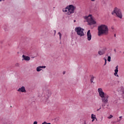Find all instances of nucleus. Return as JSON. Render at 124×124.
<instances>
[{"label": "nucleus", "instance_id": "2f4dec72", "mask_svg": "<svg viewBox=\"0 0 124 124\" xmlns=\"http://www.w3.org/2000/svg\"><path fill=\"white\" fill-rule=\"evenodd\" d=\"M4 0H0V1H4Z\"/></svg>", "mask_w": 124, "mask_h": 124}, {"label": "nucleus", "instance_id": "2eb2a0df", "mask_svg": "<svg viewBox=\"0 0 124 124\" xmlns=\"http://www.w3.org/2000/svg\"><path fill=\"white\" fill-rule=\"evenodd\" d=\"M121 94L122 98L124 99V90L121 91Z\"/></svg>", "mask_w": 124, "mask_h": 124}, {"label": "nucleus", "instance_id": "c85d7f7f", "mask_svg": "<svg viewBox=\"0 0 124 124\" xmlns=\"http://www.w3.org/2000/svg\"><path fill=\"white\" fill-rule=\"evenodd\" d=\"M107 62V60L105 58V62Z\"/></svg>", "mask_w": 124, "mask_h": 124}, {"label": "nucleus", "instance_id": "5701e85b", "mask_svg": "<svg viewBox=\"0 0 124 124\" xmlns=\"http://www.w3.org/2000/svg\"><path fill=\"white\" fill-rule=\"evenodd\" d=\"M19 63H16V66H19Z\"/></svg>", "mask_w": 124, "mask_h": 124}, {"label": "nucleus", "instance_id": "a19ab883", "mask_svg": "<svg viewBox=\"0 0 124 124\" xmlns=\"http://www.w3.org/2000/svg\"><path fill=\"white\" fill-rule=\"evenodd\" d=\"M112 30H114V28H111Z\"/></svg>", "mask_w": 124, "mask_h": 124}, {"label": "nucleus", "instance_id": "0eeeda50", "mask_svg": "<svg viewBox=\"0 0 124 124\" xmlns=\"http://www.w3.org/2000/svg\"><path fill=\"white\" fill-rule=\"evenodd\" d=\"M87 22L90 26H92V25H94L96 24V21L93 20V18L91 17L90 19L87 20Z\"/></svg>", "mask_w": 124, "mask_h": 124}, {"label": "nucleus", "instance_id": "ea45409f", "mask_svg": "<svg viewBox=\"0 0 124 124\" xmlns=\"http://www.w3.org/2000/svg\"><path fill=\"white\" fill-rule=\"evenodd\" d=\"M46 124H51V123H46Z\"/></svg>", "mask_w": 124, "mask_h": 124}, {"label": "nucleus", "instance_id": "37998d69", "mask_svg": "<svg viewBox=\"0 0 124 124\" xmlns=\"http://www.w3.org/2000/svg\"><path fill=\"white\" fill-rule=\"evenodd\" d=\"M114 52H116V49H114Z\"/></svg>", "mask_w": 124, "mask_h": 124}, {"label": "nucleus", "instance_id": "a878e982", "mask_svg": "<svg viewBox=\"0 0 124 124\" xmlns=\"http://www.w3.org/2000/svg\"><path fill=\"white\" fill-rule=\"evenodd\" d=\"M42 124H47V122H44V123H42Z\"/></svg>", "mask_w": 124, "mask_h": 124}, {"label": "nucleus", "instance_id": "9d476101", "mask_svg": "<svg viewBox=\"0 0 124 124\" xmlns=\"http://www.w3.org/2000/svg\"><path fill=\"white\" fill-rule=\"evenodd\" d=\"M17 92H19L20 93H27V91H26V89L24 86H22L21 88H19L17 90Z\"/></svg>", "mask_w": 124, "mask_h": 124}, {"label": "nucleus", "instance_id": "f704fd0d", "mask_svg": "<svg viewBox=\"0 0 124 124\" xmlns=\"http://www.w3.org/2000/svg\"><path fill=\"white\" fill-rule=\"evenodd\" d=\"M91 1H94L95 0H91Z\"/></svg>", "mask_w": 124, "mask_h": 124}, {"label": "nucleus", "instance_id": "9b49d317", "mask_svg": "<svg viewBox=\"0 0 124 124\" xmlns=\"http://www.w3.org/2000/svg\"><path fill=\"white\" fill-rule=\"evenodd\" d=\"M115 70H114V75L116 77H119V75H118V72H119V66L117 65L116 67H115Z\"/></svg>", "mask_w": 124, "mask_h": 124}, {"label": "nucleus", "instance_id": "cd10ccee", "mask_svg": "<svg viewBox=\"0 0 124 124\" xmlns=\"http://www.w3.org/2000/svg\"><path fill=\"white\" fill-rule=\"evenodd\" d=\"M101 109V108H100L99 109H97V111H99V110Z\"/></svg>", "mask_w": 124, "mask_h": 124}, {"label": "nucleus", "instance_id": "6e6552de", "mask_svg": "<svg viewBox=\"0 0 124 124\" xmlns=\"http://www.w3.org/2000/svg\"><path fill=\"white\" fill-rule=\"evenodd\" d=\"M98 93H99V96H100V97L101 98L103 97L104 96H105V95H107V94H105L104 92H103L102 88H98Z\"/></svg>", "mask_w": 124, "mask_h": 124}, {"label": "nucleus", "instance_id": "aec40b11", "mask_svg": "<svg viewBox=\"0 0 124 124\" xmlns=\"http://www.w3.org/2000/svg\"><path fill=\"white\" fill-rule=\"evenodd\" d=\"M108 62H111V57L110 56H108Z\"/></svg>", "mask_w": 124, "mask_h": 124}, {"label": "nucleus", "instance_id": "412c9836", "mask_svg": "<svg viewBox=\"0 0 124 124\" xmlns=\"http://www.w3.org/2000/svg\"><path fill=\"white\" fill-rule=\"evenodd\" d=\"M39 68H46V66H39Z\"/></svg>", "mask_w": 124, "mask_h": 124}, {"label": "nucleus", "instance_id": "c03bdc74", "mask_svg": "<svg viewBox=\"0 0 124 124\" xmlns=\"http://www.w3.org/2000/svg\"><path fill=\"white\" fill-rule=\"evenodd\" d=\"M96 121H97V119H96Z\"/></svg>", "mask_w": 124, "mask_h": 124}, {"label": "nucleus", "instance_id": "bb28decb", "mask_svg": "<svg viewBox=\"0 0 124 124\" xmlns=\"http://www.w3.org/2000/svg\"><path fill=\"white\" fill-rule=\"evenodd\" d=\"M107 63V62H105V64H104V65H106Z\"/></svg>", "mask_w": 124, "mask_h": 124}, {"label": "nucleus", "instance_id": "79ce46f5", "mask_svg": "<svg viewBox=\"0 0 124 124\" xmlns=\"http://www.w3.org/2000/svg\"><path fill=\"white\" fill-rule=\"evenodd\" d=\"M121 120H122V119H120V120H119V122H120V121H121Z\"/></svg>", "mask_w": 124, "mask_h": 124}, {"label": "nucleus", "instance_id": "423d86ee", "mask_svg": "<svg viewBox=\"0 0 124 124\" xmlns=\"http://www.w3.org/2000/svg\"><path fill=\"white\" fill-rule=\"evenodd\" d=\"M51 94H52V93L49 90H46L45 92L44 97L46 100H47V99H48L49 97L51 96Z\"/></svg>", "mask_w": 124, "mask_h": 124}, {"label": "nucleus", "instance_id": "b1692460", "mask_svg": "<svg viewBox=\"0 0 124 124\" xmlns=\"http://www.w3.org/2000/svg\"><path fill=\"white\" fill-rule=\"evenodd\" d=\"M60 39H61V38H62V33H60Z\"/></svg>", "mask_w": 124, "mask_h": 124}, {"label": "nucleus", "instance_id": "f257e3e1", "mask_svg": "<svg viewBox=\"0 0 124 124\" xmlns=\"http://www.w3.org/2000/svg\"><path fill=\"white\" fill-rule=\"evenodd\" d=\"M109 31L108 26L105 25H101L98 27V35L100 36L104 34V35H107Z\"/></svg>", "mask_w": 124, "mask_h": 124}, {"label": "nucleus", "instance_id": "ddd939ff", "mask_svg": "<svg viewBox=\"0 0 124 124\" xmlns=\"http://www.w3.org/2000/svg\"><path fill=\"white\" fill-rule=\"evenodd\" d=\"M98 53L99 56H102V55H104V54H105V49H103L99 51Z\"/></svg>", "mask_w": 124, "mask_h": 124}, {"label": "nucleus", "instance_id": "7c9ffc66", "mask_svg": "<svg viewBox=\"0 0 124 124\" xmlns=\"http://www.w3.org/2000/svg\"><path fill=\"white\" fill-rule=\"evenodd\" d=\"M116 122H111V124H115Z\"/></svg>", "mask_w": 124, "mask_h": 124}, {"label": "nucleus", "instance_id": "4be33fe9", "mask_svg": "<svg viewBox=\"0 0 124 124\" xmlns=\"http://www.w3.org/2000/svg\"><path fill=\"white\" fill-rule=\"evenodd\" d=\"M112 118H113V115H110L108 117V119H112Z\"/></svg>", "mask_w": 124, "mask_h": 124}, {"label": "nucleus", "instance_id": "a18cd8bd", "mask_svg": "<svg viewBox=\"0 0 124 124\" xmlns=\"http://www.w3.org/2000/svg\"><path fill=\"white\" fill-rule=\"evenodd\" d=\"M108 106H109V105H108Z\"/></svg>", "mask_w": 124, "mask_h": 124}, {"label": "nucleus", "instance_id": "f3484780", "mask_svg": "<svg viewBox=\"0 0 124 124\" xmlns=\"http://www.w3.org/2000/svg\"><path fill=\"white\" fill-rule=\"evenodd\" d=\"M36 70L38 72H39V71H41V70H42V69H41V68H39V66H38V67H37Z\"/></svg>", "mask_w": 124, "mask_h": 124}, {"label": "nucleus", "instance_id": "1a4fd4ad", "mask_svg": "<svg viewBox=\"0 0 124 124\" xmlns=\"http://www.w3.org/2000/svg\"><path fill=\"white\" fill-rule=\"evenodd\" d=\"M87 39L88 41L92 40V34H91V30H88L87 33Z\"/></svg>", "mask_w": 124, "mask_h": 124}, {"label": "nucleus", "instance_id": "f03ea898", "mask_svg": "<svg viewBox=\"0 0 124 124\" xmlns=\"http://www.w3.org/2000/svg\"><path fill=\"white\" fill-rule=\"evenodd\" d=\"M114 14H116L117 17L120 19H122L123 18V13H122V10H121L119 8L117 7L114 8L113 11L112 12V15H114Z\"/></svg>", "mask_w": 124, "mask_h": 124}, {"label": "nucleus", "instance_id": "58836bf2", "mask_svg": "<svg viewBox=\"0 0 124 124\" xmlns=\"http://www.w3.org/2000/svg\"><path fill=\"white\" fill-rule=\"evenodd\" d=\"M114 37H116V34H114Z\"/></svg>", "mask_w": 124, "mask_h": 124}, {"label": "nucleus", "instance_id": "39448f33", "mask_svg": "<svg viewBox=\"0 0 124 124\" xmlns=\"http://www.w3.org/2000/svg\"><path fill=\"white\" fill-rule=\"evenodd\" d=\"M109 96L108 95H105L104 97H102V101L103 103L102 104V107H103V109H104V107H105V105L107 103H108V98Z\"/></svg>", "mask_w": 124, "mask_h": 124}, {"label": "nucleus", "instance_id": "e433bc0d", "mask_svg": "<svg viewBox=\"0 0 124 124\" xmlns=\"http://www.w3.org/2000/svg\"><path fill=\"white\" fill-rule=\"evenodd\" d=\"M120 119H122V116L119 117Z\"/></svg>", "mask_w": 124, "mask_h": 124}, {"label": "nucleus", "instance_id": "c756f323", "mask_svg": "<svg viewBox=\"0 0 124 124\" xmlns=\"http://www.w3.org/2000/svg\"><path fill=\"white\" fill-rule=\"evenodd\" d=\"M63 74H64V75L65 74V71L63 72Z\"/></svg>", "mask_w": 124, "mask_h": 124}, {"label": "nucleus", "instance_id": "72a5a7b5", "mask_svg": "<svg viewBox=\"0 0 124 124\" xmlns=\"http://www.w3.org/2000/svg\"><path fill=\"white\" fill-rule=\"evenodd\" d=\"M95 119H92V122H94Z\"/></svg>", "mask_w": 124, "mask_h": 124}, {"label": "nucleus", "instance_id": "393cba45", "mask_svg": "<svg viewBox=\"0 0 124 124\" xmlns=\"http://www.w3.org/2000/svg\"><path fill=\"white\" fill-rule=\"evenodd\" d=\"M33 124H37V122L34 121Z\"/></svg>", "mask_w": 124, "mask_h": 124}, {"label": "nucleus", "instance_id": "dca6fc26", "mask_svg": "<svg viewBox=\"0 0 124 124\" xmlns=\"http://www.w3.org/2000/svg\"><path fill=\"white\" fill-rule=\"evenodd\" d=\"M91 119L96 120V117H95V115L92 114L91 115Z\"/></svg>", "mask_w": 124, "mask_h": 124}, {"label": "nucleus", "instance_id": "f8f14e48", "mask_svg": "<svg viewBox=\"0 0 124 124\" xmlns=\"http://www.w3.org/2000/svg\"><path fill=\"white\" fill-rule=\"evenodd\" d=\"M22 61H30L31 60V57L30 56H25V55H22Z\"/></svg>", "mask_w": 124, "mask_h": 124}, {"label": "nucleus", "instance_id": "7ed1b4c3", "mask_svg": "<svg viewBox=\"0 0 124 124\" xmlns=\"http://www.w3.org/2000/svg\"><path fill=\"white\" fill-rule=\"evenodd\" d=\"M75 31L77 32L78 35H79V36H84L85 35L84 33V30L80 27H76Z\"/></svg>", "mask_w": 124, "mask_h": 124}, {"label": "nucleus", "instance_id": "20e7f679", "mask_svg": "<svg viewBox=\"0 0 124 124\" xmlns=\"http://www.w3.org/2000/svg\"><path fill=\"white\" fill-rule=\"evenodd\" d=\"M75 9H76V7L74 6L73 5L68 6V12L66 13V15H70V14H73V13H74Z\"/></svg>", "mask_w": 124, "mask_h": 124}, {"label": "nucleus", "instance_id": "4468645a", "mask_svg": "<svg viewBox=\"0 0 124 124\" xmlns=\"http://www.w3.org/2000/svg\"><path fill=\"white\" fill-rule=\"evenodd\" d=\"M62 11H63V12H65V13H67V12H68V6H67L65 8L63 9H62Z\"/></svg>", "mask_w": 124, "mask_h": 124}, {"label": "nucleus", "instance_id": "c9c22d12", "mask_svg": "<svg viewBox=\"0 0 124 124\" xmlns=\"http://www.w3.org/2000/svg\"><path fill=\"white\" fill-rule=\"evenodd\" d=\"M74 23H75L76 22V20H74Z\"/></svg>", "mask_w": 124, "mask_h": 124}, {"label": "nucleus", "instance_id": "473e14b6", "mask_svg": "<svg viewBox=\"0 0 124 124\" xmlns=\"http://www.w3.org/2000/svg\"><path fill=\"white\" fill-rule=\"evenodd\" d=\"M54 34H56V31L54 30Z\"/></svg>", "mask_w": 124, "mask_h": 124}, {"label": "nucleus", "instance_id": "4c0bfd02", "mask_svg": "<svg viewBox=\"0 0 124 124\" xmlns=\"http://www.w3.org/2000/svg\"><path fill=\"white\" fill-rule=\"evenodd\" d=\"M60 33H61V32H58V34H59L60 35Z\"/></svg>", "mask_w": 124, "mask_h": 124}, {"label": "nucleus", "instance_id": "49530a36", "mask_svg": "<svg viewBox=\"0 0 124 124\" xmlns=\"http://www.w3.org/2000/svg\"><path fill=\"white\" fill-rule=\"evenodd\" d=\"M84 124H86V123H85Z\"/></svg>", "mask_w": 124, "mask_h": 124}, {"label": "nucleus", "instance_id": "a211bd4d", "mask_svg": "<svg viewBox=\"0 0 124 124\" xmlns=\"http://www.w3.org/2000/svg\"><path fill=\"white\" fill-rule=\"evenodd\" d=\"M94 79V77H93V76L91 77V82L93 83V80Z\"/></svg>", "mask_w": 124, "mask_h": 124}, {"label": "nucleus", "instance_id": "6ab92c4d", "mask_svg": "<svg viewBox=\"0 0 124 124\" xmlns=\"http://www.w3.org/2000/svg\"><path fill=\"white\" fill-rule=\"evenodd\" d=\"M90 16L91 17H92V15H89V16H85V17H84V19H85V20H88V19L89 18V17H90Z\"/></svg>", "mask_w": 124, "mask_h": 124}]
</instances>
